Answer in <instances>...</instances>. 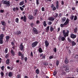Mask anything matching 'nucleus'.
Here are the masks:
<instances>
[{"mask_svg":"<svg viewBox=\"0 0 78 78\" xmlns=\"http://www.w3.org/2000/svg\"><path fill=\"white\" fill-rule=\"evenodd\" d=\"M27 59H28V58H27V57H26L24 58V61H25V62H27Z\"/></svg>","mask_w":78,"mask_h":78,"instance_id":"51","label":"nucleus"},{"mask_svg":"<svg viewBox=\"0 0 78 78\" xmlns=\"http://www.w3.org/2000/svg\"><path fill=\"white\" fill-rule=\"evenodd\" d=\"M30 25L32 28H33V27H34V23H30Z\"/></svg>","mask_w":78,"mask_h":78,"instance_id":"36","label":"nucleus"},{"mask_svg":"<svg viewBox=\"0 0 78 78\" xmlns=\"http://www.w3.org/2000/svg\"><path fill=\"white\" fill-rule=\"evenodd\" d=\"M54 16L55 17V18L56 19V18L57 17H58V14L57 13H55L54 14Z\"/></svg>","mask_w":78,"mask_h":78,"instance_id":"21","label":"nucleus"},{"mask_svg":"<svg viewBox=\"0 0 78 78\" xmlns=\"http://www.w3.org/2000/svg\"><path fill=\"white\" fill-rule=\"evenodd\" d=\"M72 45L74 46V45H76V43L74 41H72Z\"/></svg>","mask_w":78,"mask_h":78,"instance_id":"34","label":"nucleus"},{"mask_svg":"<svg viewBox=\"0 0 78 78\" xmlns=\"http://www.w3.org/2000/svg\"><path fill=\"white\" fill-rule=\"evenodd\" d=\"M52 23V22L51 21H49L48 22V25H50Z\"/></svg>","mask_w":78,"mask_h":78,"instance_id":"47","label":"nucleus"},{"mask_svg":"<svg viewBox=\"0 0 78 78\" xmlns=\"http://www.w3.org/2000/svg\"><path fill=\"white\" fill-rule=\"evenodd\" d=\"M41 59H45V55H43L42 58H41Z\"/></svg>","mask_w":78,"mask_h":78,"instance_id":"52","label":"nucleus"},{"mask_svg":"<svg viewBox=\"0 0 78 78\" xmlns=\"http://www.w3.org/2000/svg\"><path fill=\"white\" fill-rule=\"evenodd\" d=\"M77 31H78V29H77V28L76 27L74 29V32L75 33H77Z\"/></svg>","mask_w":78,"mask_h":78,"instance_id":"31","label":"nucleus"},{"mask_svg":"<svg viewBox=\"0 0 78 78\" xmlns=\"http://www.w3.org/2000/svg\"><path fill=\"white\" fill-rule=\"evenodd\" d=\"M71 37L73 39H75L76 37V35H74V34H72L70 35Z\"/></svg>","mask_w":78,"mask_h":78,"instance_id":"11","label":"nucleus"},{"mask_svg":"<svg viewBox=\"0 0 78 78\" xmlns=\"http://www.w3.org/2000/svg\"><path fill=\"white\" fill-rule=\"evenodd\" d=\"M72 9L73 10H75V7H72Z\"/></svg>","mask_w":78,"mask_h":78,"instance_id":"64","label":"nucleus"},{"mask_svg":"<svg viewBox=\"0 0 78 78\" xmlns=\"http://www.w3.org/2000/svg\"><path fill=\"white\" fill-rule=\"evenodd\" d=\"M44 43L46 47H48V45H49V43L47 41L45 40V41Z\"/></svg>","mask_w":78,"mask_h":78,"instance_id":"10","label":"nucleus"},{"mask_svg":"<svg viewBox=\"0 0 78 78\" xmlns=\"http://www.w3.org/2000/svg\"><path fill=\"white\" fill-rule=\"evenodd\" d=\"M21 59L22 60H23V58H24V57H23V54H22L21 55Z\"/></svg>","mask_w":78,"mask_h":78,"instance_id":"46","label":"nucleus"},{"mask_svg":"<svg viewBox=\"0 0 78 78\" xmlns=\"http://www.w3.org/2000/svg\"><path fill=\"white\" fill-rule=\"evenodd\" d=\"M2 39L0 38V44H2L3 43V41L2 40Z\"/></svg>","mask_w":78,"mask_h":78,"instance_id":"28","label":"nucleus"},{"mask_svg":"<svg viewBox=\"0 0 78 78\" xmlns=\"http://www.w3.org/2000/svg\"><path fill=\"white\" fill-rule=\"evenodd\" d=\"M37 10H35L34 11V16H36L37 14Z\"/></svg>","mask_w":78,"mask_h":78,"instance_id":"30","label":"nucleus"},{"mask_svg":"<svg viewBox=\"0 0 78 78\" xmlns=\"http://www.w3.org/2000/svg\"><path fill=\"white\" fill-rule=\"evenodd\" d=\"M36 73L37 74H39V69H37L36 71Z\"/></svg>","mask_w":78,"mask_h":78,"instance_id":"24","label":"nucleus"},{"mask_svg":"<svg viewBox=\"0 0 78 78\" xmlns=\"http://www.w3.org/2000/svg\"><path fill=\"white\" fill-rule=\"evenodd\" d=\"M8 57H9V55L8 54H7L5 56V58H8Z\"/></svg>","mask_w":78,"mask_h":78,"instance_id":"53","label":"nucleus"},{"mask_svg":"<svg viewBox=\"0 0 78 78\" xmlns=\"http://www.w3.org/2000/svg\"><path fill=\"white\" fill-rule=\"evenodd\" d=\"M63 69H65V71L66 72H70V69L69 66H65L63 67Z\"/></svg>","mask_w":78,"mask_h":78,"instance_id":"3","label":"nucleus"},{"mask_svg":"<svg viewBox=\"0 0 78 78\" xmlns=\"http://www.w3.org/2000/svg\"><path fill=\"white\" fill-rule=\"evenodd\" d=\"M21 33V31L20 30H17L16 32H14V34H16L17 35H19V34H20Z\"/></svg>","mask_w":78,"mask_h":78,"instance_id":"7","label":"nucleus"},{"mask_svg":"<svg viewBox=\"0 0 78 78\" xmlns=\"http://www.w3.org/2000/svg\"><path fill=\"white\" fill-rule=\"evenodd\" d=\"M6 1H5L3 2V4H5V5H6Z\"/></svg>","mask_w":78,"mask_h":78,"instance_id":"57","label":"nucleus"},{"mask_svg":"<svg viewBox=\"0 0 78 78\" xmlns=\"http://www.w3.org/2000/svg\"><path fill=\"white\" fill-rule=\"evenodd\" d=\"M68 41L69 42H72V40L70 39L69 38H68Z\"/></svg>","mask_w":78,"mask_h":78,"instance_id":"42","label":"nucleus"},{"mask_svg":"<svg viewBox=\"0 0 78 78\" xmlns=\"http://www.w3.org/2000/svg\"><path fill=\"white\" fill-rule=\"evenodd\" d=\"M5 5H9V1H6V4Z\"/></svg>","mask_w":78,"mask_h":78,"instance_id":"44","label":"nucleus"},{"mask_svg":"<svg viewBox=\"0 0 78 78\" xmlns=\"http://www.w3.org/2000/svg\"><path fill=\"white\" fill-rule=\"evenodd\" d=\"M11 53L12 55H15V52L12 49L11 51Z\"/></svg>","mask_w":78,"mask_h":78,"instance_id":"23","label":"nucleus"},{"mask_svg":"<svg viewBox=\"0 0 78 78\" xmlns=\"http://www.w3.org/2000/svg\"><path fill=\"white\" fill-rule=\"evenodd\" d=\"M15 20L16 23H19V18H17L15 19Z\"/></svg>","mask_w":78,"mask_h":78,"instance_id":"35","label":"nucleus"},{"mask_svg":"<svg viewBox=\"0 0 78 78\" xmlns=\"http://www.w3.org/2000/svg\"><path fill=\"white\" fill-rule=\"evenodd\" d=\"M32 31L34 34H37L38 33L37 30V29L34 27L33 28Z\"/></svg>","mask_w":78,"mask_h":78,"instance_id":"5","label":"nucleus"},{"mask_svg":"<svg viewBox=\"0 0 78 78\" xmlns=\"http://www.w3.org/2000/svg\"><path fill=\"white\" fill-rule=\"evenodd\" d=\"M1 76L3 77L4 76V73L2 72H1Z\"/></svg>","mask_w":78,"mask_h":78,"instance_id":"38","label":"nucleus"},{"mask_svg":"<svg viewBox=\"0 0 78 78\" xmlns=\"http://www.w3.org/2000/svg\"><path fill=\"white\" fill-rule=\"evenodd\" d=\"M62 16V14L61 13H59L58 15V17H59V18H60V17H61Z\"/></svg>","mask_w":78,"mask_h":78,"instance_id":"45","label":"nucleus"},{"mask_svg":"<svg viewBox=\"0 0 78 78\" xmlns=\"http://www.w3.org/2000/svg\"><path fill=\"white\" fill-rule=\"evenodd\" d=\"M9 76V77H12V73L11 72H10L8 74Z\"/></svg>","mask_w":78,"mask_h":78,"instance_id":"17","label":"nucleus"},{"mask_svg":"<svg viewBox=\"0 0 78 78\" xmlns=\"http://www.w3.org/2000/svg\"><path fill=\"white\" fill-rule=\"evenodd\" d=\"M9 38H10V37L9 36H6V39L7 40H8Z\"/></svg>","mask_w":78,"mask_h":78,"instance_id":"41","label":"nucleus"},{"mask_svg":"<svg viewBox=\"0 0 78 78\" xmlns=\"http://www.w3.org/2000/svg\"><path fill=\"white\" fill-rule=\"evenodd\" d=\"M69 22H70V20L69 19L67 18L66 21L63 24H60V27H63L64 26H66V25H67L69 23Z\"/></svg>","mask_w":78,"mask_h":78,"instance_id":"1","label":"nucleus"},{"mask_svg":"<svg viewBox=\"0 0 78 78\" xmlns=\"http://www.w3.org/2000/svg\"><path fill=\"white\" fill-rule=\"evenodd\" d=\"M4 36L5 35H4V34H2L1 35H0V38L1 39H3V37H4Z\"/></svg>","mask_w":78,"mask_h":78,"instance_id":"16","label":"nucleus"},{"mask_svg":"<svg viewBox=\"0 0 78 78\" xmlns=\"http://www.w3.org/2000/svg\"><path fill=\"white\" fill-rule=\"evenodd\" d=\"M23 43H22L20 45V50L21 51L23 50V48H24L23 46Z\"/></svg>","mask_w":78,"mask_h":78,"instance_id":"9","label":"nucleus"},{"mask_svg":"<svg viewBox=\"0 0 78 78\" xmlns=\"http://www.w3.org/2000/svg\"><path fill=\"white\" fill-rule=\"evenodd\" d=\"M75 58L78 59V55H76L75 56Z\"/></svg>","mask_w":78,"mask_h":78,"instance_id":"58","label":"nucleus"},{"mask_svg":"<svg viewBox=\"0 0 78 78\" xmlns=\"http://www.w3.org/2000/svg\"><path fill=\"white\" fill-rule=\"evenodd\" d=\"M66 20V17H63L61 19V21L62 23H64Z\"/></svg>","mask_w":78,"mask_h":78,"instance_id":"12","label":"nucleus"},{"mask_svg":"<svg viewBox=\"0 0 78 78\" xmlns=\"http://www.w3.org/2000/svg\"><path fill=\"white\" fill-rule=\"evenodd\" d=\"M73 18H74V16L73 15H71V16L70 17V19L71 20H73Z\"/></svg>","mask_w":78,"mask_h":78,"instance_id":"29","label":"nucleus"},{"mask_svg":"<svg viewBox=\"0 0 78 78\" xmlns=\"http://www.w3.org/2000/svg\"><path fill=\"white\" fill-rule=\"evenodd\" d=\"M21 77L20 75H18L17 76V78H20Z\"/></svg>","mask_w":78,"mask_h":78,"instance_id":"62","label":"nucleus"},{"mask_svg":"<svg viewBox=\"0 0 78 78\" xmlns=\"http://www.w3.org/2000/svg\"><path fill=\"white\" fill-rule=\"evenodd\" d=\"M56 9V8L55 7H54L52 8L53 11H55Z\"/></svg>","mask_w":78,"mask_h":78,"instance_id":"48","label":"nucleus"},{"mask_svg":"<svg viewBox=\"0 0 78 78\" xmlns=\"http://www.w3.org/2000/svg\"><path fill=\"white\" fill-rule=\"evenodd\" d=\"M11 67H10L9 66H7V69H10V70H12V69H13V67H11Z\"/></svg>","mask_w":78,"mask_h":78,"instance_id":"33","label":"nucleus"},{"mask_svg":"<svg viewBox=\"0 0 78 78\" xmlns=\"http://www.w3.org/2000/svg\"><path fill=\"white\" fill-rule=\"evenodd\" d=\"M77 20V16L75 15L74 16V20L75 21V20Z\"/></svg>","mask_w":78,"mask_h":78,"instance_id":"32","label":"nucleus"},{"mask_svg":"<svg viewBox=\"0 0 78 78\" xmlns=\"http://www.w3.org/2000/svg\"><path fill=\"white\" fill-rule=\"evenodd\" d=\"M37 44H38V42L36 41H35L34 42H33L31 44V46L33 48H34V47H35L37 45Z\"/></svg>","mask_w":78,"mask_h":78,"instance_id":"4","label":"nucleus"},{"mask_svg":"<svg viewBox=\"0 0 78 78\" xmlns=\"http://www.w3.org/2000/svg\"><path fill=\"white\" fill-rule=\"evenodd\" d=\"M24 4V1H23L19 3V5L20 6H22Z\"/></svg>","mask_w":78,"mask_h":78,"instance_id":"18","label":"nucleus"},{"mask_svg":"<svg viewBox=\"0 0 78 78\" xmlns=\"http://www.w3.org/2000/svg\"><path fill=\"white\" fill-rule=\"evenodd\" d=\"M44 65H45V66H47L48 65V62H44Z\"/></svg>","mask_w":78,"mask_h":78,"instance_id":"40","label":"nucleus"},{"mask_svg":"<svg viewBox=\"0 0 78 78\" xmlns=\"http://www.w3.org/2000/svg\"><path fill=\"white\" fill-rule=\"evenodd\" d=\"M62 75H66V72H63L62 73Z\"/></svg>","mask_w":78,"mask_h":78,"instance_id":"49","label":"nucleus"},{"mask_svg":"<svg viewBox=\"0 0 78 78\" xmlns=\"http://www.w3.org/2000/svg\"><path fill=\"white\" fill-rule=\"evenodd\" d=\"M59 64V61L58 60H57L56 62V66H58Z\"/></svg>","mask_w":78,"mask_h":78,"instance_id":"26","label":"nucleus"},{"mask_svg":"<svg viewBox=\"0 0 78 78\" xmlns=\"http://www.w3.org/2000/svg\"><path fill=\"white\" fill-rule=\"evenodd\" d=\"M65 62L66 64H67V63L69 62V60H68L67 58H65Z\"/></svg>","mask_w":78,"mask_h":78,"instance_id":"22","label":"nucleus"},{"mask_svg":"<svg viewBox=\"0 0 78 78\" xmlns=\"http://www.w3.org/2000/svg\"><path fill=\"white\" fill-rule=\"evenodd\" d=\"M53 56H50L49 57V59H53Z\"/></svg>","mask_w":78,"mask_h":78,"instance_id":"55","label":"nucleus"},{"mask_svg":"<svg viewBox=\"0 0 78 78\" xmlns=\"http://www.w3.org/2000/svg\"><path fill=\"white\" fill-rule=\"evenodd\" d=\"M43 25L44 27H45L47 26V24L46 23V21H45L43 22Z\"/></svg>","mask_w":78,"mask_h":78,"instance_id":"25","label":"nucleus"},{"mask_svg":"<svg viewBox=\"0 0 78 78\" xmlns=\"http://www.w3.org/2000/svg\"><path fill=\"white\" fill-rule=\"evenodd\" d=\"M65 30H63L62 33L64 37H66V36H69V30H67V32H65Z\"/></svg>","mask_w":78,"mask_h":78,"instance_id":"2","label":"nucleus"},{"mask_svg":"<svg viewBox=\"0 0 78 78\" xmlns=\"http://www.w3.org/2000/svg\"><path fill=\"white\" fill-rule=\"evenodd\" d=\"M20 8L21 11H23L24 9L22 7H20Z\"/></svg>","mask_w":78,"mask_h":78,"instance_id":"54","label":"nucleus"},{"mask_svg":"<svg viewBox=\"0 0 78 78\" xmlns=\"http://www.w3.org/2000/svg\"><path fill=\"white\" fill-rule=\"evenodd\" d=\"M61 4L62 5H64V2L63 1H61Z\"/></svg>","mask_w":78,"mask_h":78,"instance_id":"56","label":"nucleus"},{"mask_svg":"<svg viewBox=\"0 0 78 78\" xmlns=\"http://www.w3.org/2000/svg\"><path fill=\"white\" fill-rule=\"evenodd\" d=\"M36 4L37 5H38L39 4V0H37L36 1Z\"/></svg>","mask_w":78,"mask_h":78,"instance_id":"50","label":"nucleus"},{"mask_svg":"<svg viewBox=\"0 0 78 78\" xmlns=\"http://www.w3.org/2000/svg\"><path fill=\"white\" fill-rule=\"evenodd\" d=\"M49 30H50V26H48V27H47L46 28V32L48 33Z\"/></svg>","mask_w":78,"mask_h":78,"instance_id":"15","label":"nucleus"},{"mask_svg":"<svg viewBox=\"0 0 78 78\" xmlns=\"http://www.w3.org/2000/svg\"><path fill=\"white\" fill-rule=\"evenodd\" d=\"M38 51L40 53H42V52H43V50H42V48H39L38 49Z\"/></svg>","mask_w":78,"mask_h":78,"instance_id":"20","label":"nucleus"},{"mask_svg":"<svg viewBox=\"0 0 78 78\" xmlns=\"http://www.w3.org/2000/svg\"><path fill=\"white\" fill-rule=\"evenodd\" d=\"M53 50H54V52H55V53H56V51H57V50H56V48H53Z\"/></svg>","mask_w":78,"mask_h":78,"instance_id":"39","label":"nucleus"},{"mask_svg":"<svg viewBox=\"0 0 78 78\" xmlns=\"http://www.w3.org/2000/svg\"><path fill=\"white\" fill-rule=\"evenodd\" d=\"M21 20L23 19V20L24 22H27V17L25 15L23 17V16H21Z\"/></svg>","mask_w":78,"mask_h":78,"instance_id":"6","label":"nucleus"},{"mask_svg":"<svg viewBox=\"0 0 78 78\" xmlns=\"http://www.w3.org/2000/svg\"><path fill=\"white\" fill-rule=\"evenodd\" d=\"M1 23L2 25H4V26H5V25H6V23L4 21H2Z\"/></svg>","mask_w":78,"mask_h":78,"instance_id":"27","label":"nucleus"},{"mask_svg":"<svg viewBox=\"0 0 78 78\" xmlns=\"http://www.w3.org/2000/svg\"><path fill=\"white\" fill-rule=\"evenodd\" d=\"M10 62H9V59H8L6 61V64L7 65H9Z\"/></svg>","mask_w":78,"mask_h":78,"instance_id":"19","label":"nucleus"},{"mask_svg":"<svg viewBox=\"0 0 78 78\" xmlns=\"http://www.w3.org/2000/svg\"><path fill=\"white\" fill-rule=\"evenodd\" d=\"M54 28L53 27L52 25H51L50 26V31L51 32H52L53 31Z\"/></svg>","mask_w":78,"mask_h":78,"instance_id":"13","label":"nucleus"},{"mask_svg":"<svg viewBox=\"0 0 78 78\" xmlns=\"http://www.w3.org/2000/svg\"><path fill=\"white\" fill-rule=\"evenodd\" d=\"M28 18L30 20H32V19H33L34 17L32 15H29L28 16Z\"/></svg>","mask_w":78,"mask_h":78,"instance_id":"14","label":"nucleus"},{"mask_svg":"<svg viewBox=\"0 0 78 78\" xmlns=\"http://www.w3.org/2000/svg\"><path fill=\"white\" fill-rule=\"evenodd\" d=\"M53 75H54V76H55V75H56V72H54L53 73Z\"/></svg>","mask_w":78,"mask_h":78,"instance_id":"63","label":"nucleus"},{"mask_svg":"<svg viewBox=\"0 0 78 78\" xmlns=\"http://www.w3.org/2000/svg\"><path fill=\"white\" fill-rule=\"evenodd\" d=\"M55 18L51 16L48 18V20H50V21H53L54 20H55Z\"/></svg>","mask_w":78,"mask_h":78,"instance_id":"8","label":"nucleus"},{"mask_svg":"<svg viewBox=\"0 0 78 78\" xmlns=\"http://www.w3.org/2000/svg\"><path fill=\"white\" fill-rule=\"evenodd\" d=\"M61 39L62 40V41H64L65 39H66V38H65V37H62L61 38Z\"/></svg>","mask_w":78,"mask_h":78,"instance_id":"37","label":"nucleus"},{"mask_svg":"<svg viewBox=\"0 0 78 78\" xmlns=\"http://www.w3.org/2000/svg\"><path fill=\"white\" fill-rule=\"evenodd\" d=\"M1 69L2 70H4V66H2L1 67Z\"/></svg>","mask_w":78,"mask_h":78,"instance_id":"61","label":"nucleus"},{"mask_svg":"<svg viewBox=\"0 0 78 78\" xmlns=\"http://www.w3.org/2000/svg\"><path fill=\"white\" fill-rule=\"evenodd\" d=\"M41 10L42 11H45L44 7H42L41 8Z\"/></svg>","mask_w":78,"mask_h":78,"instance_id":"59","label":"nucleus"},{"mask_svg":"<svg viewBox=\"0 0 78 78\" xmlns=\"http://www.w3.org/2000/svg\"><path fill=\"white\" fill-rule=\"evenodd\" d=\"M7 52H8V48H6L5 51V53H7Z\"/></svg>","mask_w":78,"mask_h":78,"instance_id":"43","label":"nucleus"},{"mask_svg":"<svg viewBox=\"0 0 78 78\" xmlns=\"http://www.w3.org/2000/svg\"><path fill=\"white\" fill-rule=\"evenodd\" d=\"M19 56H20L22 55V53H21V52L20 51H19Z\"/></svg>","mask_w":78,"mask_h":78,"instance_id":"60","label":"nucleus"}]
</instances>
